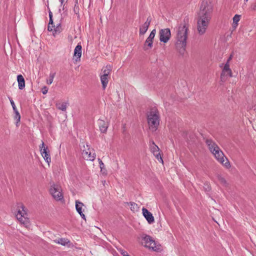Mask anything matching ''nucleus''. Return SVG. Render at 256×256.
<instances>
[{
	"mask_svg": "<svg viewBox=\"0 0 256 256\" xmlns=\"http://www.w3.org/2000/svg\"><path fill=\"white\" fill-rule=\"evenodd\" d=\"M112 70V68L110 65H108L106 67H104L102 70L100 74L110 76V73Z\"/></svg>",
	"mask_w": 256,
	"mask_h": 256,
	"instance_id": "obj_18",
	"label": "nucleus"
},
{
	"mask_svg": "<svg viewBox=\"0 0 256 256\" xmlns=\"http://www.w3.org/2000/svg\"><path fill=\"white\" fill-rule=\"evenodd\" d=\"M228 71V74L229 75V76L231 77L232 76V70L230 68V65H229V62H227L226 64H225L224 68V74L225 72Z\"/></svg>",
	"mask_w": 256,
	"mask_h": 256,
	"instance_id": "obj_25",
	"label": "nucleus"
},
{
	"mask_svg": "<svg viewBox=\"0 0 256 256\" xmlns=\"http://www.w3.org/2000/svg\"><path fill=\"white\" fill-rule=\"evenodd\" d=\"M48 88L46 86H44V88H42V93L44 94H46L48 92Z\"/></svg>",
	"mask_w": 256,
	"mask_h": 256,
	"instance_id": "obj_38",
	"label": "nucleus"
},
{
	"mask_svg": "<svg viewBox=\"0 0 256 256\" xmlns=\"http://www.w3.org/2000/svg\"><path fill=\"white\" fill-rule=\"evenodd\" d=\"M228 76H229V75L228 74V71L225 72L224 73V69H223L222 70V72L221 74V76H220V78H221L222 80H224L225 77Z\"/></svg>",
	"mask_w": 256,
	"mask_h": 256,
	"instance_id": "obj_32",
	"label": "nucleus"
},
{
	"mask_svg": "<svg viewBox=\"0 0 256 256\" xmlns=\"http://www.w3.org/2000/svg\"><path fill=\"white\" fill-rule=\"evenodd\" d=\"M216 160L224 166L226 168H229L230 166V164L228 161V160L226 158V162L224 159V156L222 152L220 150V148H218V150H216L214 152V153H212Z\"/></svg>",
	"mask_w": 256,
	"mask_h": 256,
	"instance_id": "obj_6",
	"label": "nucleus"
},
{
	"mask_svg": "<svg viewBox=\"0 0 256 256\" xmlns=\"http://www.w3.org/2000/svg\"><path fill=\"white\" fill-rule=\"evenodd\" d=\"M49 17L50 18H52V14L50 11L49 12Z\"/></svg>",
	"mask_w": 256,
	"mask_h": 256,
	"instance_id": "obj_43",
	"label": "nucleus"
},
{
	"mask_svg": "<svg viewBox=\"0 0 256 256\" xmlns=\"http://www.w3.org/2000/svg\"><path fill=\"white\" fill-rule=\"evenodd\" d=\"M10 104H12V108H13L14 111H14H16V110H17V109H16V105H15V104H14V101H13V100H12V99H11V100H10Z\"/></svg>",
	"mask_w": 256,
	"mask_h": 256,
	"instance_id": "obj_36",
	"label": "nucleus"
},
{
	"mask_svg": "<svg viewBox=\"0 0 256 256\" xmlns=\"http://www.w3.org/2000/svg\"><path fill=\"white\" fill-rule=\"evenodd\" d=\"M100 81L102 84V86L104 90L108 84V80L110 78V76H108L100 74Z\"/></svg>",
	"mask_w": 256,
	"mask_h": 256,
	"instance_id": "obj_19",
	"label": "nucleus"
},
{
	"mask_svg": "<svg viewBox=\"0 0 256 256\" xmlns=\"http://www.w3.org/2000/svg\"><path fill=\"white\" fill-rule=\"evenodd\" d=\"M68 105V102L56 103V108L58 110H61L64 112H65L66 110Z\"/></svg>",
	"mask_w": 256,
	"mask_h": 256,
	"instance_id": "obj_20",
	"label": "nucleus"
},
{
	"mask_svg": "<svg viewBox=\"0 0 256 256\" xmlns=\"http://www.w3.org/2000/svg\"><path fill=\"white\" fill-rule=\"evenodd\" d=\"M84 206L83 203L82 202H79L78 200L76 201V211L78 212V214H80L82 212V207Z\"/></svg>",
	"mask_w": 256,
	"mask_h": 256,
	"instance_id": "obj_24",
	"label": "nucleus"
},
{
	"mask_svg": "<svg viewBox=\"0 0 256 256\" xmlns=\"http://www.w3.org/2000/svg\"><path fill=\"white\" fill-rule=\"evenodd\" d=\"M232 54L230 55V56L229 58H228L227 62H230V61L232 59Z\"/></svg>",
	"mask_w": 256,
	"mask_h": 256,
	"instance_id": "obj_42",
	"label": "nucleus"
},
{
	"mask_svg": "<svg viewBox=\"0 0 256 256\" xmlns=\"http://www.w3.org/2000/svg\"><path fill=\"white\" fill-rule=\"evenodd\" d=\"M218 178L220 182L222 184L223 186H227L228 185V184L226 180L223 178L222 177V176H218Z\"/></svg>",
	"mask_w": 256,
	"mask_h": 256,
	"instance_id": "obj_29",
	"label": "nucleus"
},
{
	"mask_svg": "<svg viewBox=\"0 0 256 256\" xmlns=\"http://www.w3.org/2000/svg\"><path fill=\"white\" fill-rule=\"evenodd\" d=\"M153 40L147 38L144 44V49L145 50L150 48L152 46Z\"/></svg>",
	"mask_w": 256,
	"mask_h": 256,
	"instance_id": "obj_21",
	"label": "nucleus"
},
{
	"mask_svg": "<svg viewBox=\"0 0 256 256\" xmlns=\"http://www.w3.org/2000/svg\"><path fill=\"white\" fill-rule=\"evenodd\" d=\"M240 16L236 14L233 18V26L236 27L238 26V22L240 20Z\"/></svg>",
	"mask_w": 256,
	"mask_h": 256,
	"instance_id": "obj_26",
	"label": "nucleus"
},
{
	"mask_svg": "<svg viewBox=\"0 0 256 256\" xmlns=\"http://www.w3.org/2000/svg\"><path fill=\"white\" fill-rule=\"evenodd\" d=\"M126 204H130V210L134 212V211H138V204L134 202H130V203L126 202Z\"/></svg>",
	"mask_w": 256,
	"mask_h": 256,
	"instance_id": "obj_27",
	"label": "nucleus"
},
{
	"mask_svg": "<svg viewBox=\"0 0 256 256\" xmlns=\"http://www.w3.org/2000/svg\"><path fill=\"white\" fill-rule=\"evenodd\" d=\"M250 8L252 10H256V0H254V2L251 4Z\"/></svg>",
	"mask_w": 256,
	"mask_h": 256,
	"instance_id": "obj_35",
	"label": "nucleus"
},
{
	"mask_svg": "<svg viewBox=\"0 0 256 256\" xmlns=\"http://www.w3.org/2000/svg\"><path fill=\"white\" fill-rule=\"evenodd\" d=\"M152 18L150 16L147 18L146 22L140 28V34L144 35L148 30Z\"/></svg>",
	"mask_w": 256,
	"mask_h": 256,
	"instance_id": "obj_11",
	"label": "nucleus"
},
{
	"mask_svg": "<svg viewBox=\"0 0 256 256\" xmlns=\"http://www.w3.org/2000/svg\"><path fill=\"white\" fill-rule=\"evenodd\" d=\"M54 242L56 244H59L62 246H66L70 242V241L68 239L64 238L56 239L54 240Z\"/></svg>",
	"mask_w": 256,
	"mask_h": 256,
	"instance_id": "obj_22",
	"label": "nucleus"
},
{
	"mask_svg": "<svg viewBox=\"0 0 256 256\" xmlns=\"http://www.w3.org/2000/svg\"><path fill=\"white\" fill-rule=\"evenodd\" d=\"M79 214L80 215L82 218H83L84 220H86L85 215L82 212Z\"/></svg>",
	"mask_w": 256,
	"mask_h": 256,
	"instance_id": "obj_40",
	"label": "nucleus"
},
{
	"mask_svg": "<svg viewBox=\"0 0 256 256\" xmlns=\"http://www.w3.org/2000/svg\"><path fill=\"white\" fill-rule=\"evenodd\" d=\"M160 40L164 43L167 42L170 38L171 32L169 28L161 29L159 31Z\"/></svg>",
	"mask_w": 256,
	"mask_h": 256,
	"instance_id": "obj_8",
	"label": "nucleus"
},
{
	"mask_svg": "<svg viewBox=\"0 0 256 256\" xmlns=\"http://www.w3.org/2000/svg\"><path fill=\"white\" fill-rule=\"evenodd\" d=\"M82 46L80 44H78L74 48V56L76 57V60H80L82 56Z\"/></svg>",
	"mask_w": 256,
	"mask_h": 256,
	"instance_id": "obj_15",
	"label": "nucleus"
},
{
	"mask_svg": "<svg viewBox=\"0 0 256 256\" xmlns=\"http://www.w3.org/2000/svg\"><path fill=\"white\" fill-rule=\"evenodd\" d=\"M246 0V2H248V0Z\"/></svg>",
	"mask_w": 256,
	"mask_h": 256,
	"instance_id": "obj_45",
	"label": "nucleus"
},
{
	"mask_svg": "<svg viewBox=\"0 0 256 256\" xmlns=\"http://www.w3.org/2000/svg\"><path fill=\"white\" fill-rule=\"evenodd\" d=\"M48 30L50 32L54 30V34H56L57 32H60L59 27L58 26L56 28H55V26L54 25V24H48Z\"/></svg>",
	"mask_w": 256,
	"mask_h": 256,
	"instance_id": "obj_23",
	"label": "nucleus"
},
{
	"mask_svg": "<svg viewBox=\"0 0 256 256\" xmlns=\"http://www.w3.org/2000/svg\"><path fill=\"white\" fill-rule=\"evenodd\" d=\"M205 142L208 146V149L212 152L214 153V152L218 150L219 148L218 145L214 142L212 139L206 138Z\"/></svg>",
	"mask_w": 256,
	"mask_h": 256,
	"instance_id": "obj_13",
	"label": "nucleus"
},
{
	"mask_svg": "<svg viewBox=\"0 0 256 256\" xmlns=\"http://www.w3.org/2000/svg\"><path fill=\"white\" fill-rule=\"evenodd\" d=\"M204 189L206 192H209L210 189V186L208 183H205L204 186Z\"/></svg>",
	"mask_w": 256,
	"mask_h": 256,
	"instance_id": "obj_33",
	"label": "nucleus"
},
{
	"mask_svg": "<svg viewBox=\"0 0 256 256\" xmlns=\"http://www.w3.org/2000/svg\"><path fill=\"white\" fill-rule=\"evenodd\" d=\"M82 154V157L86 160L92 161L95 159L96 158L95 153H92L89 148L88 150H83Z\"/></svg>",
	"mask_w": 256,
	"mask_h": 256,
	"instance_id": "obj_14",
	"label": "nucleus"
},
{
	"mask_svg": "<svg viewBox=\"0 0 256 256\" xmlns=\"http://www.w3.org/2000/svg\"><path fill=\"white\" fill-rule=\"evenodd\" d=\"M56 73L55 72H50L48 80H47L46 83L48 84H52L53 82V80L54 77L55 76Z\"/></svg>",
	"mask_w": 256,
	"mask_h": 256,
	"instance_id": "obj_28",
	"label": "nucleus"
},
{
	"mask_svg": "<svg viewBox=\"0 0 256 256\" xmlns=\"http://www.w3.org/2000/svg\"><path fill=\"white\" fill-rule=\"evenodd\" d=\"M40 153L44 160L49 164L50 162V151L48 146H45L44 144L42 142L41 146H40Z\"/></svg>",
	"mask_w": 256,
	"mask_h": 256,
	"instance_id": "obj_10",
	"label": "nucleus"
},
{
	"mask_svg": "<svg viewBox=\"0 0 256 256\" xmlns=\"http://www.w3.org/2000/svg\"><path fill=\"white\" fill-rule=\"evenodd\" d=\"M150 149L156 158L160 162H163L161 154L160 152V148L156 146L153 140L150 142Z\"/></svg>",
	"mask_w": 256,
	"mask_h": 256,
	"instance_id": "obj_7",
	"label": "nucleus"
},
{
	"mask_svg": "<svg viewBox=\"0 0 256 256\" xmlns=\"http://www.w3.org/2000/svg\"><path fill=\"white\" fill-rule=\"evenodd\" d=\"M156 34V29H154L151 32L150 36H148V38L150 39V40H153Z\"/></svg>",
	"mask_w": 256,
	"mask_h": 256,
	"instance_id": "obj_31",
	"label": "nucleus"
},
{
	"mask_svg": "<svg viewBox=\"0 0 256 256\" xmlns=\"http://www.w3.org/2000/svg\"><path fill=\"white\" fill-rule=\"evenodd\" d=\"M188 30V24L185 20L178 28L176 47L180 54H184L185 52Z\"/></svg>",
	"mask_w": 256,
	"mask_h": 256,
	"instance_id": "obj_2",
	"label": "nucleus"
},
{
	"mask_svg": "<svg viewBox=\"0 0 256 256\" xmlns=\"http://www.w3.org/2000/svg\"><path fill=\"white\" fill-rule=\"evenodd\" d=\"M142 240L144 243V246L152 248L154 250H156L158 248L156 246V244L153 238L148 235H145L142 238Z\"/></svg>",
	"mask_w": 256,
	"mask_h": 256,
	"instance_id": "obj_9",
	"label": "nucleus"
},
{
	"mask_svg": "<svg viewBox=\"0 0 256 256\" xmlns=\"http://www.w3.org/2000/svg\"><path fill=\"white\" fill-rule=\"evenodd\" d=\"M78 4V0H76L75 5L74 8V12L76 14H77L78 12V6H76Z\"/></svg>",
	"mask_w": 256,
	"mask_h": 256,
	"instance_id": "obj_34",
	"label": "nucleus"
},
{
	"mask_svg": "<svg viewBox=\"0 0 256 256\" xmlns=\"http://www.w3.org/2000/svg\"><path fill=\"white\" fill-rule=\"evenodd\" d=\"M121 254L123 256H130L128 254V252L126 251H122Z\"/></svg>",
	"mask_w": 256,
	"mask_h": 256,
	"instance_id": "obj_39",
	"label": "nucleus"
},
{
	"mask_svg": "<svg viewBox=\"0 0 256 256\" xmlns=\"http://www.w3.org/2000/svg\"><path fill=\"white\" fill-rule=\"evenodd\" d=\"M49 24H54L53 20H52V18H50V22H49Z\"/></svg>",
	"mask_w": 256,
	"mask_h": 256,
	"instance_id": "obj_41",
	"label": "nucleus"
},
{
	"mask_svg": "<svg viewBox=\"0 0 256 256\" xmlns=\"http://www.w3.org/2000/svg\"><path fill=\"white\" fill-rule=\"evenodd\" d=\"M98 124L100 132L102 133H106L108 126V124L102 120H98Z\"/></svg>",
	"mask_w": 256,
	"mask_h": 256,
	"instance_id": "obj_16",
	"label": "nucleus"
},
{
	"mask_svg": "<svg viewBox=\"0 0 256 256\" xmlns=\"http://www.w3.org/2000/svg\"><path fill=\"white\" fill-rule=\"evenodd\" d=\"M14 112H15V118L16 119V120H17L16 122V126H18V124L20 122V113L18 111V110H16V111H14Z\"/></svg>",
	"mask_w": 256,
	"mask_h": 256,
	"instance_id": "obj_30",
	"label": "nucleus"
},
{
	"mask_svg": "<svg viewBox=\"0 0 256 256\" xmlns=\"http://www.w3.org/2000/svg\"><path fill=\"white\" fill-rule=\"evenodd\" d=\"M18 220L20 224H22L25 227L28 228L30 226V220L28 218L26 208L22 204H20L18 207V213L16 214Z\"/></svg>",
	"mask_w": 256,
	"mask_h": 256,
	"instance_id": "obj_4",
	"label": "nucleus"
},
{
	"mask_svg": "<svg viewBox=\"0 0 256 256\" xmlns=\"http://www.w3.org/2000/svg\"><path fill=\"white\" fill-rule=\"evenodd\" d=\"M142 214L148 224H152L154 222V219L152 214L146 208H143L142 209Z\"/></svg>",
	"mask_w": 256,
	"mask_h": 256,
	"instance_id": "obj_12",
	"label": "nucleus"
},
{
	"mask_svg": "<svg viewBox=\"0 0 256 256\" xmlns=\"http://www.w3.org/2000/svg\"><path fill=\"white\" fill-rule=\"evenodd\" d=\"M50 192L53 198L56 200H60L63 198V196L62 194V188L60 186L57 184H53L51 186Z\"/></svg>",
	"mask_w": 256,
	"mask_h": 256,
	"instance_id": "obj_5",
	"label": "nucleus"
},
{
	"mask_svg": "<svg viewBox=\"0 0 256 256\" xmlns=\"http://www.w3.org/2000/svg\"><path fill=\"white\" fill-rule=\"evenodd\" d=\"M64 0H60V2L61 5H62Z\"/></svg>",
	"mask_w": 256,
	"mask_h": 256,
	"instance_id": "obj_44",
	"label": "nucleus"
},
{
	"mask_svg": "<svg viewBox=\"0 0 256 256\" xmlns=\"http://www.w3.org/2000/svg\"><path fill=\"white\" fill-rule=\"evenodd\" d=\"M18 86L20 90H23L25 87V80L23 76L21 74L17 76Z\"/></svg>",
	"mask_w": 256,
	"mask_h": 256,
	"instance_id": "obj_17",
	"label": "nucleus"
},
{
	"mask_svg": "<svg viewBox=\"0 0 256 256\" xmlns=\"http://www.w3.org/2000/svg\"><path fill=\"white\" fill-rule=\"evenodd\" d=\"M213 6L210 0L202 2L197 22V30L200 34L205 33L212 18Z\"/></svg>",
	"mask_w": 256,
	"mask_h": 256,
	"instance_id": "obj_1",
	"label": "nucleus"
},
{
	"mask_svg": "<svg viewBox=\"0 0 256 256\" xmlns=\"http://www.w3.org/2000/svg\"><path fill=\"white\" fill-rule=\"evenodd\" d=\"M98 162L100 164V167L101 169V170H102V168L104 166V164L102 162V160L100 158H98Z\"/></svg>",
	"mask_w": 256,
	"mask_h": 256,
	"instance_id": "obj_37",
	"label": "nucleus"
},
{
	"mask_svg": "<svg viewBox=\"0 0 256 256\" xmlns=\"http://www.w3.org/2000/svg\"><path fill=\"white\" fill-rule=\"evenodd\" d=\"M147 118L150 130L152 132L156 131L160 122L158 110L155 108H152L148 114Z\"/></svg>",
	"mask_w": 256,
	"mask_h": 256,
	"instance_id": "obj_3",
	"label": "nucleus"
}]
</instances>
